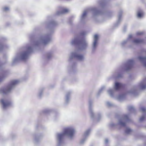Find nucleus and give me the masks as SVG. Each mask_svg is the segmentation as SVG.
Masks as SVG:
<instances>
[{
  "instance_id": "5",
  "label": "nucleus",
  "mask_w": 146,
  "mask_h": 146,
  "mask_svg": "<svg viewBox=\"0 0 146 146\" xmlns=\"http://www.w3.org/2000/svg\"><path fill=\"white\" fill-rule=\"evenodd\" d=\"M91 11L93 13L94 16H97L101 14V12L98 10L96 7H91L85 10L81 16V22L82 23H84L85 22V18H86L87 13L89 11Z\"/></svg>"
},
{
  "instance_id": "14",
  "label": "nucleus",
  "mask_w": 146,
  "mask_h": 146,
  "mask_svg": "<svg viewBox=\"0 0 146 146\" xmlns=\"http://www.w3.org/2000/svg\"><path fill=\"white\" fill-rule=\"evenodd\" d=\"M138 58L144 66L146 68V56H139Z\"/></svg>"
},
{
  "instance_id": "7",
  "label": "nucleus",
  "mask_w": 146,
  "mask_h": 146,
  "mask_svg": "<svg viewBox=\"0 0 146 146\" xmlns=\"http://www.w3.org/2000/svg\"><path fill=\"white\" fill-rule=\"evenodd\" d=\"M134 64V61L132 60H129L127 61L123 67H122V70H128L132 67Z\"/></svg>"
},
{
  "instance_id": "32",
  "label": "nucleus",
  "mask_w": 146,
  "mask_h": 146,
  "mask_svg": "<svg viewBox=\"0 0 146 146\" xmlns=\"http://www.w3.org/2000/svg\"><path fill=\"white\" fill-rule=\"evenodd\" d=\"M44 90V88H42L39 90L38 96L40 98L41 97L42 95V93Z\"/></svg>"
},
{
  "instance_id": "1",
  "label": "nucleus",
  "mask_w": 146,
  "mask_h": 146,
  "mask_svg": "<svg viewBox=\"0 0 146 146\" xmlns=\"http://www.w3.org/2000/svg\"><path fill=\"white\" fill-rule=\"evenodd\" d=\"M57 24V22L53 20L47 23L46 28L49 29L48 33L42 35L38 39L35 38L34 36H30V43L17 54L13 60L12 65H14L20 60L25 61L28 59L29 54L32 52L34 49L39 46L41 44L46 45L49 43L51 40V35L54 32V27Z\"/></svg>"
},
{
  "instance_id": "22",
  "label": "nucleus",
  "mask_w": 146,
  "mask_h": 146,
  "mask_svg": "<svg viewBox=\"0 0 146 146\" xmlns=\"http://www.w3.org/2000/svg\"><path fill=\"white\" fill-rule=\"evenodd\" d=\"M114 78H119L122 77L123 76L122 74L118 72H115L113 75Z\"/></svg>"
},
{
  "instance_id": "33",
  "label": "nucleus",
  "mask_w": 146,
  "mask_h": 146,
  "mask_svg": "<svg viewBox=\"0 0 146 146\" xmlns=\"http://www.w3.org/2000/svg\"><path fill=\"white\" fill-rule=\"evenodd\" d=\"M128 110L129 111L131 112H134L135 111V109L132 106H129L128 107Z\"/></svg>"
},
{
  "instance_id": "29",
  "label": "nucleus",
  "mask_w": 146,
  "mask_h": 146,
  "mask_svg": "<svg viewBox=\"0 0 146 146\" xmlns=\"http://www.w3.org/2000/svg\"><path fill=\"white\" fill-rule=\"evenodd\" d=\"M7 47V46L6 45H3L2 44H0V52L4 49H6Z\"/></svg>"
},
{
  "instance_id": "34",
  "label": "nucleus",
  "mask_w": 146,
  "mask_h": 146,
  "mask_svg": "<svg viewBox=\"0 0 146 146\" xmlns=\"http://www.w3.org/2000/svg\"><path fill=\"white\" fill-rule=\"evenodd\" d=\"M39 136H38L35 137L34 139V142L35 143H37L39 141Z\"/></svg>"
},
{
  "instance_id": "40",
  "label": "nucleus",
  "mask_w": 146,
  "mask_h": 146,
  "mask_svg": "<svg viewBox=\"0 0 146 146\" xmlns=\"http://www.w3.org/2000/svg\"><path fill=\"white\" fill-rule=\"evenodd\" d=\"M50 111V110L48 109H46L44 110V112L45 113H48Z\"/></svg>"
},
{
  "instance_id": "8",
  "label": "nucleus",
  "mask_w": 146,
  "mask_h": 146,
  "mask_svg": "<svg viewBox=\"0 0 146 146\" xmlns=\"http://www.w3.org/2000/svg\"><path fill=\"white\" fill-rule=\"evenodd\" d=\"M1 102L4 109H5L9 106L11 104V101L6 99H2L1 100Z\"/></svg>"
},
{
  "instance_id": "9",
  "label": "nucleus",
  "mask_w": 146,
  "mask_h": 146,
  "mask_svg": "<svg viewBox=\"0 0 146 146\" xmlns=\"http://www.w3.org/2000/svg\"><path fill=\"white\" fill-rule=\"evenodd\" d=\"M98 35H94L93 41L92 44V52H95L96 50L98 45Z\"/></svg>"
},
{
  "instance_id": "2",
  "label": "nucleus",
  "mask_w": 146,
  "mask_h": 146,
  "mask_svg": "<svg viewBox=\"0 0 146 146\" xmlns=\"http://www.w3.org/2000/svg\"><path fill=\"white\" fill-rule=\"evenodd\" d=\"M71 44L76 46V49L72 52L69 58V61L75 58L80 61H83L84 60V55L80 53V51H83L86 49L88 46V41L84 38H81L80 36L76 37L71 42Z\"/></svg>"
},
{
  "instance_id": "41",
  "label": "nucleus",
  "mask_w": 146,
  "mask_h": 146,
  "mask_svg": "<svg viewBox=\"0 0 146 146\" xmlns=\"http://www.w3.org/2000/svg\"><path fill=\"white\" fill-rule=\"evenodd\" d=\"M143 33L141 32H138L136 34L137 35H140L142 34Z\"/></svg>"
},
{
  "instance_id": "21",
  "label": "nucleus",
  "mask_w": 146,
  "mask_h": 146,
  "mask_svg": "<svg viewBox=\"0 0 146 146\" xmlns=\"http://www.w3.org/2000/svg\"><path fill=\"white\" fill-rule=\"evenodd\" d=\"M133 42L136 44L143 43V40L141 39H136L133 40Z\"/></svg>"
},
{
  "instance_id": "10",
  "label": "nucleus",
  "mask_w": 146,
  "mask_h": 146,
  "mask_svg": "<svg viewBox=\"0 0 146 146\" xmlns=\"http://www.w3.org/2000/svg\"><path fill=\"white\" fill-rule=\"evenodd\" d=\"M91 130L90 129H88L86 130L84 133L83 135V138L81 140L80 143L81 144H83L86 140L88 136L90 134Z\"/></svg>"
},
{
  "instance_id": "6",
  "label": "nucleus",
  "mask_w": 146,
  "mask_h": 146,
  "mask_svg": "<svg viewBox=\"0 0 146 146\" xmlns=\"http://www.w3.org/2000/svg\"><path fill=\"white\" fill-rule=\"evenodd\" d=\"M129 119L127 115H123L119 119L118 124L122 126L125 125V123L129 121Z\"/></svg>"
},
{
  "instance_id": "16",
  "label": "nucleus",
  "mask_w": 146,
  "mask_h": 146,
  "mask_svg": "<svg viewBox=\"0 0 146 146\" xmlns=\"http://www.w3.org/2000/svg\"><path fill=\"white\" fill-rule=\"evenodd\" d=\"M71 94L70 92L69 91L67 92L65 96V103L67 104L70 100V95Z\"/></svg>"
},
{
  "instance_id": "37",
  "label": "nucleus",
  "mask_w": 146,
  "mask_h": 146,
  "mask_svg": "<svg viewBox=\"0 0 146 146\" xmlns=\"http://www.w3.org/2000/svg\"><path fill=\"white\" fill-rule=\"evenodd\" d=\"M107 105L109 107H111L113 106V105L112 103L108 102H106Z\"/></svg>"
},
{
  "instance_id": "36",
  "label": "nucleus",
  "mask_w": 146,
  "mask_h": 146,
  "mask_svg": "<svg viewBox=\"0 0 146 146\" xmlns=\"http://www.w3.org/2000/svg\"><path fill=\"white\" fill-rule=\"evenodd\" d=\"M76 65L75 63H73V64L72 65V66L70 67H68V68H71L72 69V70H73L76 68Z\"/></svg>"
},
{
  "instance_id": "20",
  "label": "nucleus",
  "mask_w": 146,
  "mask_h": 146,
  "mask_svg": "<svg viewBox=\"0 0 146 146\" xmlns=\"http://www.w3.org/2000/svg\"><path fill=\"white\" fill-rule=\"evenodd\" d=\"M2 64L0 63V71L1 72V75L0 76V82L2 81L3 79L5 76L4 75L5 72L1 69Z\"/></svg>"
},
{
  "instance_id": "24",
  "label": "nucleus",
  "mask_w": 146,
  "mask_h": 146,
  "mask_svg": "<svg viewBox=\"0 0 146 146\" xmlns=\"http://www.w3.org/2000/svg\"><path fill=\"white\" fill-rule=\"evenodd\" d=\"M144 13L142 10H140L138 11L137 13V17L139 18L142 17Z\"/></svg>"
},
{
  "instance_id": "25",
  "label": "nucleus",
  "mask_w": 146,
  "mask_h": 146,
  "mask_svg": "<svg viewBox=\"0 0 146 146\" xmlns=\"http://www.w3.org/2000/svg\"><path fill=\"white\" fill-rule=\"evenodd\" d=\"M105 0H100L98 1V3L100 6L102 7H104L105 5Z\"/></svg>"
},
{
  "instance_id": "13",
  "label": "nucleus",
  "mask_w": 146,
  "mask_h": 146,
  "mask_svg": "<svg viewBox=\"0 0 146 146\" xmlns=\"http://www.w3.org/2000/svg\"><path fill=\"white\" fill-rule=\"evenodd\" d=\"M140 110L142 112L144 113L139 119V121L142 122L144 120L146 117V113H145L146 109L145 107H142L140 108Z\"/></svg>"
},
{
  "instance_id": "19",
  "label": "nucleus",
  "mask_w": 146,
  "mask_h": 146,
  "mask_svg": "<svg viewBox=\"0 0 146 146\" xmlns=\"http://www.w3.org/2000/svg\"><path fill=\"white\" fill-rule=\"evenodd\" d=\"M130 93L133 94L135 96H136L137 94V86H135L131 90Z\"/></svg>"
},
{
  "instance_id": "17",
  "label": "nucleus",
  "mask_w": 146,
  "mask_h": 146,
  "mask_svg": "<svg viewBox=\"0 0 146 146\" xmlns=\"http://www.w3.org/2000/svg\"><path fill=\"white\" fill-rule=\"evenodd\" d=\"M123 86V84L119 83L116 82L115 83L114 88L116 90H117L121 88Z\"/></svg>"
},
{
  "instance_id": "11",
  "label": "nucleus",
  "mask_w": 146,
  "mask_h": 146,
  "mask_svg": "<svg viewBox=\"0 0 146 146\" xmlns=\"http://www.w3.org/2000/svg\"><path fill=\"white\" fill-rule=\"evenodd\" d=\"M93 102L91 100L89 101V109L90 116L92 118H94V113L92 110Z\"/></svg>"
},
{
  "instance_id": "39",
  "label": "nucleus",
  "mask_w": 146,
  "mask_h": 146,
  "mask_svg": "<svg viewBox=\"0 0 146 146\" xmlns=\"http://www.w3.org/2000/svg\"><path fill=\"white\" fill-rule=\"evenodd\" d=\"M87 34V33L86 31H83L81 32L80 33V35L81 36H84L86 35Z\"/></svg>"
},
{
  "instance_id": "42",
  "label": "nucleus",
  "mask_w": 146,
  "mask_h": 146,
  "mask_svg": "<svg viewBox=\"0 0 146 146\" xmlns=\"http://www.w3.org/2000/svg\"><path fill=\"white\" fill-rule=\"evenodd\" d=\"M110 126L111 127H114L115 126V125L114 123H112L110 124Z\"/></svg>"
},
{
  "instance_id": "15",
  "label": "nucleus",
  "mask_w": 146,
  "mask_h": 146,
  "mask_svg": "<svg viewBox=\"0 0 146 146\" xmlns=\"http://www.w3.org/2000/svg\"><path fill=\"white\" fill-rule=\"evenodd\" d=\"M122 13V11L120 10L118 13V20L115 24V26H117L120 23L121 21V17Z\"/></svg>"
},
{
  "instance_id": "27",
  "label": "nucleus",
  "mask_w": 146,
  "mask_h": 146,
  "mask_svg": "<svg viewBox=\"0 0 146 146\" xmlns=\"http://www.w3.org/2000/svg\"><path fill=\"white\" fill-rule=\"evenodd\" d=\"M108 92L111 97H113V94L114 92L113 90L110 89L108 91Z\"/></svg>"
},
{
  "instance_id": "35",
  "label": "nucleus",
  "mask_w": 146,
  "mask_h": 146,
  "mask_svg": "<svg viewBox=\"0 0 146 146\" xmlns=\"http://www.w3.org/2000/svg\"><path fill=\"white\" fill-rule=\"evenodd\" d=\"M3 10L4 11L7 12L9 11V8L8 7H5L3 8Z\"/></svg>"
},
{
  "instance_id": "31",
  "label": "nucleus",
  "mask_w": 146,
  "mask_h": 146,
  "mask_svg": "<svg viewBox=\"0 0 146 146\" xmlns=\"http://www.w3.org/2000/svg\"><path fill=\"white\" fill-rule=\"evenodd\" d=\"M105 88L104 86L102 87L99 90L97 94V96H98L104 90Z\"/></svg>"
},
{
  "instance_id": "3",
  "label": "nucleus",
  "mask_w": 146,
  "mask_h": 146,
  "mask_svg": "<svg viewBox=\"0 0 146 146\" xmlns=\"http://www.w3.org/2000/svg\"><path fill=\"white\" fill-rule=\"evenodd\" d=\"M75 131L74 128L70 127L65 128L63 132L57 133L56 135L57 146H64L65 145V136H67L70 139H72Z\"/></svg>"
},
{
  "instance_id": "4",
  "label": "nucleus",
  "mask_w": 146,
  "mask_h": 146,
  "mask_svg": "<svg viewBox=\"0 0 146 146\" xmlns=\"http://www.w3.org/2000/svg\"><path fill=\"white\" fill-rule=\"evenodd\" d=\"M20 82V81L18 80L11 81L6 87L2 88L0 89V93L6 94L10 93L14 89L15 86Z\"/></svg>"
},
{
  "instance_id": "18",
  "label": "nucleus",
  "mask_w": 146,
  "mask_h": 146,
  "mask_svg": "<svg viewBox=\"0 0 146 146\" xmlns=\"http://www.w3.org/2000/svg\"><path fill=\"white\" fill-rule=\"evenodd\" d=\"M69 11V10L66 9L62 8V11H58L56 13V14L58 15H60L65 13Z\"/></svg>"
},
{
  "instance_id": "43",
  "label": "nucleus",
  "mask_w": 146,
  "mask_h": 146,
  "mask_svg": "<svg viewBox=\"0 0 146 146\" xmlns=\"http://www.w3.org/2000/svg\"><path fill=\"white\" fill-rule=\"evenodd\" d=\"M108 139H106L105 140V143H107L108 142Z\"/></svg>"
},
{
  "instance_id": "28",
  "label": "nucleus",
  "mask_w": 146,
  "mask_h": 146,
  "mask_svg": "<svg viewBox=\"0 0 146 146\" xmlns=\"http://www.w3.org/2000/svg\"><path fill=\"white\" fill-rule=\"evenodd\" d=\"M133 131L132 130L128 127H127L125 131V133L127 134H129Z\"/></svg>"
},
{
  "instance_id": "30",
  "label": "nucleus",
  "mask_w": 146,
  "mask_h": 146,
  "mask_svg": "<svg viewBox=\"0 0 146 146\" xmlns=\"http://www.w3.org/2000/svg\"><path fill=\"white\" fill-rule=\"evenodd\" d=\"M52 56V52H48L46 54V56L48 59H50Z\"/></svg>"
},
{
  "instance_id": "23",
  "label": "nucleus",
  "mask_w": 146,
  "mask_h": 146,
  "mask_svg": "<svg viewBox=\"0 0 146 146\" xmlns=\"http://www.w3.org/2000/svg\"><path fill=\"white\" fill-rule=\"evenodd\" d=\"M125 97V95L124 94H121L119 95L117 98V99L119 101H121L123 100Z\"/></svg>"
},
{
  "instance_id": "26",
  "label": "nucleus",
  "mask_w": 146,
  "mask_h": 146,
  "mask_svg": "<svg viewBox=\"0 0 146 146\" xmlns=\"http://www.w3.org/2000/svg\"><path fill=\"white\" fill-rule=\"evenodd\" d=\"M132 37V36L131 35H129V37L127 39V40H125L123 41V42H122L121 43V45L122 46H123L125 44H126V43H127V40L130 38H131Z\"/></svg>"
},
{
  "instance_id": "12",
  "label": "nucleus",
  "mask_w": 146,
  "mask_h": 146,
  "mask_svg": "<svg viewBox=\"0 0 146 146\" xmlns=\"http://www.w3.org/2000/svg\"><path fill=\"white\" fill-rule=\"evenodd\" d=\"M138 87L141 90H143L146 88V77L139 83Z\"/></svg>"
},
{
  "instance_id": "38",
  "label": "nucleus",
  "mask_w": 146,
  "mask_h": 146,
  "mask_svg": "<svg viewBox=\"0 0 146 146\" xmlns=\"http://www.w3.org/2000/svg\"><path fill=\"white\" fill-rule=\"evenodd\" d=\"M102 115L100 113L98 114L97 116V119L98 121H99L100 120V119Z\"/></svg>"
}]
</instances>
